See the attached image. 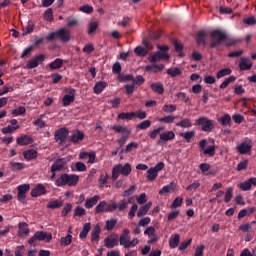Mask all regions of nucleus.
Listing matches in <instances>:
<instances>
[{
  "label": "nucleus",
  "instance_id": "nucleus-1",
  "mask_svg": "<svg viewBox=\"0 0 256 256\" xmlns=\"http://www.w3.org/2000/svg\"><path fill=\"white\" fill-rule=\"evenodd\" d=\"M211 43L210 47L215 49V47H219L222 43H226V47H233V45H237V43L241 42V39H232L229 41V36L225 33V31L221 29L213 30L210 34Z\"/></svg>",
  "mask_w": 256,
  "mask_h": 256
},
{
  "label": "nucleus",
  "instance_id": "nucleus-2",
  "mask_svg": "<svg viewBox=\"0 0 256 256\" xmlns=\"http://www.w3.org/2000/svg\"><path fill=\"white\" fill-rule=\"evenodd\" d=\"M77 183H79V175L77 174H62L57 178L55 185L56 187H77Z\"/></svg>",
  "mask_w": 256,
  "mask_h": 256
},
{
  "label": "nucleus",
  "instance_id": "nucleus-3",
  "mask_svg": "<svg viewBox=\"0 0 256 256\" xmlns=\"http://www.w3.org/2000/svg\"><path fill=\"white\" fill-rule=\"evenodd\" d=\"M131 164L126 163L125 165L123 164H118L113 167L112 169V181H117L119 179V175H123L124 177H129L131 175Z\"/></svg>",
  "mask_w": 256,
  "mask_h": 256
},
{
  "label": "nucleus",
  "instance_id": "nucleus-4",
  "mask_svg": "<svg viewBox=\"0 0 256 256\" xmlns=\"http://www.w3.org/2000/svg\"><path fill=\"white\" fill-rule=\"evenodd\" d=\"M195 125L201 127L202 131H204L205 133H211V131L215 129V124L213 123V120L207 117L198 118L195 122Z\"/></svg>",
  "mask_w": 256,
  "mask_h": 256
},
{
  "label": "nucleus",
  "instance_id": "nucleus-5",
  "mask_svg": "<svg viewBox=\"0 0 256 256\" xmlns=\"http://www.w3.org/2000/svg\"><path fill=\"white\" fill-rule=\"evenodd\" d=\"M53 239V236L51 233H47L44 231H37L34 233V235L28 240L29 245H33L36 241H45L46 243H49Z\"/></svg>",
  "mask_w": 256,
  "mask_h": 256
},
{
  "label": "nucleus",
  "instance_id": "nucleus-6",
  "mask_svg": "<svg viewBox=\"0 0 256 256\" xmlns=\"http://www.w3.org/2000/svg\"><path fill=\"white\" fill-rule=\"evenodd\" d=\"M69 136V129L66 127H62L55 131L54 133V139L56 143H59V145H65L67 143V137Z\"/></svg>",
  "mask_w": 256,
  "mask_h": 256
},
{
  "label": "nucleus",
  "instance_id": "nucleus-7",
  "mask_svg": "<svg viewBox=\"0 0 256 256\" xmlns=\"http://www.w3.org/2000/svg\"><path fill=\"white\" fill-rule=\"evenodd\" d=\"M236 149L240 155H247L248 153H251V150L253 149V141L249 138H245V140L239 144Z\"/></svg>",
  "mask_w": 256,
  "mask_h": 256
},
{
  "label": "nucleus",
  "instance_id": "nucleus-8",
  "mask_svg": "<svg viewBox=\"0 0 256 256\" xmlns=\"http://www.w3.org/2000/svg\"><path fill=\"white\" fill-rule=\"evenodd\" d=\"M205 147H207V139H202L199 142L200 151H203V155H208L209 157H215V149H217L215 145L208 146L207 149Z\"/></svg>",
  "mask_w": 256,
  "mask_h": 256
},
{
  "label": "nucleus",
  "instance_id": "nucleus-9",
  "mask_svg": "<svg viewBox=\"0 0 256 256\" xmlns=\"http://www.w3.org/2000/svg\"><path fill=\"white\" fill-rule=\"evenodd\" d=\"M29 189H31L29 184H22L17 187V199L20 203H25V199H27V191H29Z\"/></svg>",
  "mask_w": 256,
  "mask_h": 256
},
{
  "label": "nucleus",
  "instance_id": "nucleus-10",
  "mask_svg": "<svg viewBox=\"0 0 256 256\" xmlns=\"http://www.w3.org/2000/svg\"><path fill=\"white\" fill-rule=\"evenodd\" d=\"M173 139H175V132L166 131L160 134L157 145H167V142L173 141Z\"/></svg>",
  "mask_w": 256,
  "mask_h": 256
},
{
  "label": "nucleus",
  "instance_id": "nucleus-11",
  "mask_svg": "<svg viewBox=\"0 0 256 256\" xmlns=\"http://www.w3.org/2000/svg\"><path fill=\"white\" fill-rule=\"evenodd\" d=\"M66 93L62 98V104L64 107H69L71 103L75 101V89L70 88L66 91Z\"/></svg>",
  "mask_w": 256,
  "mask_h": 256
},
{
  "label": "nucleus",
  "instance_id": "nucleus-12",
  "mask_svg": "<svg viewBox=\"0 0 256 256\" xmlns=\"http://www.w3.org/2000/svg\"><path fill=\"white\" fill-rule=\"evenodd\" d=\"M43 61H45V55L39 54L33 59L29 60L26 64V67L27 69H35V67H39V63H43Z\"/></svg>",
  "mask_w": 256,
  "mask_h": 256
},
{
  "label": "nucleus",
  "instance_id": "nucleus-13",
  "mask_svg": "<svg viewBox=\"0 0 256 256\" xmlns=\"http://www.w3.org/2000/svg\"><path fill=\"white\" fill-rule=\"evenodd\" d=\"M69 139H70L71 143H73L74 145H77V144L81 143V141H83V139H85V134H83V132H81V130H73L72 134L69 136Z\"/></svg>",
  "mask_w": 256,
  "mask_h": 256
},
{
  "label": "nucleus",
  "instance_id": "nucleus-14",
  "mask_svg": "<svg viewBox=\"0 0 256 256\" xmlns=\"http://www.w3.org/2000/svg\"><path fill=\"white\" fill-rule=\"evenodd\" d=\"M169 57H170L169 54H167L163 51H158L149 57V61L151 63H157V61H161V60L169 61Z\"/></svg>",
  "mask_w": 256,
  "mask_h": 256
},
{
  "label": "nucleus",
  "instance_id": "nucleus-15",
  "mask_svg": "<svg viewBox=\"0 0 256 256\" xmlns=\"http://www.w3.org/2000/svg\"><path fill=\"white\" fill-rule=\"evenodd\" d=\"M67 165V159L59 158L57 159L51 167V173H57V171H63Z\"/></svg>",
  "mask_w": 256,
  "mask_h": 256
},
{
  "label": "nucleus",
  "instance_id": "nucleus-16",
  "mask_svg": "<svg viewBox=\"0 0 256 256\" xmlns=\"http://www.w3.org/2000/svg\"><path fill=\"white\" fill-rule=\"evenodd\" d=\"M71 33L64 28H60L56 31V37L60 39L63 43H69L71 39Z\"/></svg>",
  "mask_w": 256,
  "mask_h": 256
},
{
  "label": "nucleus",
  "instance_id": "nucleus-17",
  "mask_svg": "<svg viewBox=\"0 0 256 256\" xmlns=\"http://www.w3.org/2000/svg\"><path fill=\"white\" fill-rule=\"evenodd\" d=\"M47 189L43 184H37L35 188L31 191V197H41V195H46Z\"/></svg>",
  "mask_w": 256,
  "mask_h": 256
},
{
  "label": "nucleus",
  "instance_id": "nucleus-18",
  "mask_svg": "<svg viewBox=\"0 0 256 256\" xmlns=\"http://www.w3.org/2000/svg\"><path fill=\"white\" fill-rule=\"evenodd\" d=\"M253 67L251 58H241L239 62L240 71H249Z\"/></svg>",
  "mask_w": 256,
  "mask_h": 256
},
{
  "label": "nucleus",
  "instance_id": "nucleus-19",
  "mask_svg": "<svg viewBox=\"0 0 256 256\" xmlns=\"http://www.w3.org/2000/svg\"><path fill=\"white\" fill-rule=\"evenodd\" d=\"M253 185L256 187V178H249L248 180L240 183V189L242 191H250L251 187H253Z\"/></svg>",
  "mask_w": 256,
  "mask_h": 256
},
{
  "label": "nucleus",
  "instance_id": "nucleus-20",
  "mask_svg": "<svg viewBox=\"0 0 256 256\" xmlns=\"http://www.w3.org/2000/svg\"><path fill=\"white\" fill-rule=\"evenodd\" d=\"M207 37H208L207 32H205V31L198 32L195 37L197 45L206 46L207 45Z\"/></svg>",
  "mask_w": 256,
  "mask_h": 256
},
{
  "label": "nucleus",
  "instance_id": "nucleus-21",
  "mask_svg": "<svg viewBox=\"0 0 256 256\" xmlns=\"http://www.w3.org/2000/svg\"><path fill=\"white\" fill-rule=\"evenodd\" d=\"M16 142L21 147H25V145H31L33 143V138L29 135H22L17 138Z\"/></svg>",
  "mask_w": 256,
  "mask_h": 256
},
{
  "label": "nucleus",
  "instance_id": "nucleus-22",
  "mask_svg": "<svg viewBox=\"0 0 256 256\" xmlns=\"http://www.w3.org/2000/svg\"><path fill=\"white\" fill-rule=\"evenodd\" d=\"M100 233H101V226L100 225L94 226V228L92 229V231L90 233V239H91L92 243H99Z\"/></svg>",
  "mask_w": 256,
  "mask_h": 256
},
{
  "label": "nucleus",
  "instance_id": "nucleus-23",
  "mask_svg": "<svg viewBox=\"0 0 256 256\" xmlns=\"http://www.w3.org/2000/svg\"><path fill=\"white\" fill-rule=\"evenodd\" d=\"M39 153L35 149H29L23 152V157L26 161H33V159H37Z\"/></svg>",
  "mask_w": 256,
  "mask_h": 256
},
{
  "label": "nucleus",
  "instance_id": "nucleus-24",
  "mask_svg": "<svg viewBox=\"0 0 256 256\" xmlns=\"http://www.w3.org/2000/svg\"><path fill=\"white\" fill-rule=\"evenodd\" d=\"M99 199H101L99 195H95L92 198L86 199L85 208L86 209H93V207H95V205H97V203H99Z\"/></svg>",
  "mask_w": 256,
  "mask_h": 256
},
{
  "label": "nucleus",
  "instance_id": "nucleus-25",
  "mask_svg": "<svg viewBox=\"0 0 256 256\" xmlns=\"http://www.w3.org/2000/svg\"><path fill=\"white\" fill-rule=\"evenodd\" d=\"M104 243L107 249H113V247H116V245H119V239L115 237H107L104 239Z\"/></svg>",
  "mask_w": 256,
  "mask_h": 256
},
{
  "label": "nucleus",
  "instance_id": "nucleus-26",
  "mask_svg": "<svg viewBox=\"0 0 256 256\" xmlns=\"http://www.w3.org/2000/svg\"><path fill=\"white\" fill-rule=\"evenodd\" d=\"M152 205H153V203L148 202L147 204L140 207L137 212V217H139V218L145 217V215H147V213H149V209H151Z\"/></svg>",
  "mask_w": 256,
  "mask_h": 256
},
{
  "label": "nucleus",
  "instance_id": "nucleus-27",
  "mask_svg": "<svg viewBox=\"0 0 256 256\" xmlns=\"http://www.w3.org/2000/svg\"><path fill=\"white\" fill-rule=\"evenodd\" d=\"M181 241V235L174 234L170 237L169 245L171 249H177L179 247V242Z\"/></svg>",
  "mask_w": 256,
  "mask_h": 256
},
{
  "label": "nucleus",
  "instance_id": "nucleus-28",
  "mask_svg": "<svg viewBox=\"0 0 256 256\" xmlns=\"http://www.w3.org/2000/svg\"><path fill=\"white\" fill-rule=\"evenodd\" d=\"M105 87H107V82H103V81L96 82L93 87L94 93L96 95H100V93H103V91H105Z\"/></svg>",
  "mask_w": 256,
  "mask_h": 256
},
{
  "label": "nucleus",
  "instance_id": "nucleus-29",
  "mask_svg": "<svg viewBox=\"0 0 256 256\" xmlns=\"http://www.w3.org/2000/svg\"><path fill=\"white\" fill-rule=\"evenodd\" d=\"M151 89L154 93H158V95H163L165 93V87L161 82L158 83H152L151 84Z\"/></svg>",
  "mask_w": 256,
  "mask_h": 256
},
{
  "label": "nucleus",
  "instance_id": "nucleus-30",
  "mask_svg": "<svg viewBox=\"0 0 256 256\" xmlns=\"http://www.w3.org/2000/svg\"><path fill=\"white\" fill-rule=\"evenodd\" d=\"M134 149H139V144L137 142H130L126 148H122L120 150V153H124V155H127L128 153H131Z\"/></svg>",
  "mask_w": 256,
  "mask_h": 256
},
{
  "label": "nucleus",
  "instance_id": "nucleus-31",
  "mask_svg": "<svg viewBox=\"0 0 256 256\" xmlns=\"http://www.w3.org/2000/svg\"><path fill=\"white\" fill-rule=\"evenodd\" d=\"M134 117H137V113L135 112H122L118 115V119H122L123 121H131Z\"/></svg>",
  "mask_w": 256,
  "mask_h": 256
},
{
  "label": "nucleus",
  "instance_id": "nucleus-32",
  "mask_svg": "<svg viewBox=\"0 0 256 256\" xmlns=\"http://www.w3.org/2000/svg\"><path fill=\"white\" fill-rule=\"evenodd\" d=\"M95 213L96 215H99V213H107V201L103 200L99 202V204L95 207Z\"/></svg>",
  "mask_w": 256,
  "mask_h": 256
},
{
  "label": "nucleus",
  "instance_id": "nucleus-33",
  "mask_svg": "<svg viewBox=\"0 0 256 256\" xmlns=\"http://www.w3.org/2000/svg\"><path fill=\"white\" fill-rule=\"evenodd\" d=\"M176 127H182L183 129H189L190 127H193V123L191 122V119L184 118L180 122L176 123Z\"/></svg>",
  "mask_w": 256,
  "mask_h": 256
},
{
  "label": "nucleus",
  "instance_id": "nucleus-34",
  "mask_svg": "<svg viewBox=\"0 0 256 256\" xmlns=\"http://www.w3.org/2000/svg\"><path fill=\"white\" fill-rule=\"evenodd\" d=\"M145 69H146V71H153V73H159V72L163 71V69H165V65L153 64L152 66L151 65L146 66Z\"/></svg>",
  "mask_w": 256,
  "mask_h": 256
},
{
  "label": "nucleus",
  "instance_id": "nucleus-35",
  "mask_svg": "<svg viewBox=\"0 0 256 256\" xmlns=\"http://www.w3.org/2000/svg\"><path fill=\"white\" fill-rule=\"evenodd\" d=\"M129 243V230H123L122 235L120 236V245L126 248V245Z\"/></svg>",
  "mask_w": 256,
  "mask_h": 256
},
{
  "label": "nucleus",
  "instance_id": "nucleus-36",
  "mask_svg": "<svg viewBox=\"0 0 256 256\" xmlns=\"http://www.w3.org/2000/svg\"><path fill=\"white\" fill-rule=\"evenodd\" d=\"M49 67L51 71L61 69V67H63V60H61V58H56L53 62L49 64Z\"/></svg>",
  "mask_w": 256,
  "mask_h": 256
},
{
  "label": "nucleus",
  "instance_id": "nucleus-37",
  "mask_svg": "<svg viewBox=\"0 0 256 256\" xmlns=\"http://www.w3.org/2000/svg\"><path fill=\"white\" fill-rule=\"evenodd\" d=\"M9 168L11 171H23V169H25V164L21 162H10Z\"/></svg>",
  "mask_w": 256,
  "mask_h": 256
},
{
  "label": "nucleus",
  "instance_id": "nucleus-38",
  "mask_svg": "<svg viewBox=\"0 0 256 256\" xmlns=\"http://www.w3.org/2000/svg\"><path fill=\"white\" fill-rule=\"evenodd\" d=\"M89 231H91V223H85L79 234V238L85 239L89 235Z\"/></svg>",
  "mask_w": 256,
  "mask_h": 256
},
{
  "label": "nucleus",
  "instance_id": "nucleus-39",
  "mask_svg": "<svg viewBox=\"0 0 256 256\" xmlns=\"http://www.w3.org/2000/svg\"><path fill=\"white\" fill-rule=\"evenodd\" d=\"M73 241V236L71 234H67L65 237L60 238L61 247H68L70 243Z\"/></svg>",
  "mask_w": 256,
  "mask_h": 256
},
{
  "label": "nucleus",
  "instance_id": "nucleus-40",
  "mask_svg": "<svg viewBox=\"0 0 256 256\" xmlns=\"http://www.w3.org/2000/svg\"><path fill=\"white\" fill-rule=\"evenodd\" d=\"M18 229L20 235H29V228L26 222H20L18 224Z\"/></svg>",
  "mask_w": 256,
  "mask_h": 256
},
{
  "label": "nucleus",
  "instance_id": "nucleus-41",
  "mask_svg": "<svg viewBox=\"0 0 256 256\" xmlns=\"http://www.w3.org/2000/svg\"><path fill=\"white\" fill-rule=\"evenodd\" d=\"M180 137H183L187 143H191V139L195 137V131L181 132Z\"/></svg>",
  "mask_w": 256,
  "mask_h": 256
},
{
  "label": "nucleus",
  "instance_id": "nucleus-42",
  "mask_svg": "<svg viewBox=\"0 0 256 256\" xmlns=\"http://www.w3.org/2000/svg\"><path fill=\"white\" fill-rule=\"evenodd\" d=\"M237 81V77L235 76H229L228 78L225 79L224 82L220 84V89H227L229 87V84Z\"/></svg>",
  "mask_w": 256,
  "mask_h": 256
},
{
  "label": "nucleus",
  "instance_id": "nucleus-43",
  "mask_svg": "<svg viewBox=\"0 0 256 256\" xmlns=\"http://www.w3.org/2000/svg\"><path fill=\"white\" fill-rule=\"evenodd\" d=\"M218 121L223 127H227V125H231V115L225 114Z\"/></svg>",
  "mask_w": 256,
  "mask_h": 256
},
{
  "label": "nucleus",
  "instance_id": "nucleus-44",
  "mask_svg": "<svg viewBox=\"0 0 256 256\" xmlns=\"http://www.w3.org/2000/svg\"><path fill=\"white\" fill-rule=\"evenodd\" d=\"M157 177H159V173L156 170H154L153 168L147 170L148 181H155Z\"/></svg>",
  "mask_w": 256,
  "mask_h": 256
},
{
  "label": "nucleus",
  "instance_id": "nucleus-45",
  "mask_svg": "<svg viewBox=\"0 0 256 256\" xmlns=\"http://www.w3.org/2000/svg\"><path fill=\"white\" fill-rule=\"evenodd\" d=\"M44 19H45V21H48V23H52V21L55 20V17L53 16V9L52 8H48L44 12Z\"/></svg>",
  "mask_w": 256,
  "mask_h": 256
},
{
  "label": "nucleus",
  "instance_id": "nucleus-46",
  "mask_svg": "<svg viewBox=\"0 0 256 256\" xmlns=\"http://www.w3.org/2000/svg\"><path fill=\"white\" fill-rule=\"evenodd\" d=\"M183 72L181 71V68H169L167 70V74L170 75V77H179Z\"/></svg>",
  "mask_w": 256,
  "mask_h": 256
},
{
  "label": "nucleus",
  "instance_id": "nucleus-47",
  "mask_svg": "<svg viewBox=\"0 0 256 256\" xmlns=\"http://www.w3.org/2000/svg\"><path fill=\"white\" fill-rule=\"evenodd\" d=\"M233 73V70L231 68H224L217 72V79H222V77H225L227 75H231Z\"/></svg>",
  "mask_w": 256,
  "mask_h": 256
},
{
  "label": "nucleus",
  "instance_id": "nucleus-48",
  "mask_svg": "<svg viewBox=\"0 0 256 256\" xmlns=\"http://www.w3.org/2000/svg\"><path fill=\"white\" fill-rule=\"evenodd\" d=\"M63 207V203L62 202H59L58 200H53V201H50L48 204H47V209H59Z\"/></svg>",
  "mask_w": 256,
  "mask_h": 256
},
{
  "label": "nucleus",
  "instance_id": "nucleus-49",
  "mask_svg": "<svg viewBox=\"0 0 256 256\" xmlns=\"http://www.w3.org/2000/svg\"><path fill=\"white\" fill-rule=\"evenodd\" d=\"M112 130L115 131V133H126V135H127V133H131V132L127 129V127L121 126V125H114V126L112 127Z\"/></svg>",
  "mask_w": 256,
  "mask_h": 256
},
{
  "label": "nucleus",
  "instance_id": "nucleus-50",
  "mask_svg": "<svg viewBox=\"0 0 256 256\" xmlns=\"http://www.w3.org/2000/svg\"><path fill=\"white\" fill-rule=\"evenodd\" d=\"M162 111H164V113H174V111H177V106L173 104H165Z\"/></svg>",
  "mask_w": 256,
  "mask_h": 256
},
{
  "label": "nucleus",
  "instance_id": "nucleus-51",
  "mask_svg": "<svg viewBox=\"0 0 256 256\" xmlns=\"http://www.w3.org/2000/svg\"><path fill=\"white\" fill-rule=\"evenodd\" d=\"M149 127H151V120H144L137 125V129H141L142 131L149 129Z\"/></svg>",
  "mask_w": 256,
  "mask_h": 256
},
{
  "label": "nucleus",
  "instance_id": "nucleus-52",
  "mask_svg": "<svg viewBox=\"0 0 256 256\" xmlns=\"http://www.w3.org/2000/svg\"><path fill=\"white\" fill-rule=\"evenodd\" d=\"M231 199H233V188L229 187L225 192L224 201L225 203H229Z\"/></svg>",
  "mask_w": 256,
  "mask_h": 256
},
{
  "label": "nucleus",
  "instance_id": "nucleus-53",
  "mask_svg": "<svg viewBox=\"0 0 256 256\" xmlns=\"http://www.w3.org/2000/svg\"><path fill=\"white\" fill-rule=\"evenodd\" d=\"M133 85H138V87H141L143 83H145V78L141 75L136 76V78H132Z\"/></svg>",
  "mask_w": 256,
  "mask_h": 256
},
{
  "label": "nucleus",
  "instance_id": "nucleus-54",
  "mask_svg": "<svg viewBox=\"0 0 256 256\" xmlns=\"http://www.w3.org/2000/svg\"><path fill=\"white\" fill-rule=\"evenodd\" d=\"M201 187L199 180H195L192 184L186 187V191H197Z\"/></svg>",
  "mask_w": 256,
  "mask_h": 256
},
{
  "label": "nucleus",
  "instance_id": "nucleus-55",
  "mask_svg": "<svg viewBox=\"0 0 256 256\" xmlns=\"http://www.w3.org/2000/svg\"><path fill=\"white\" fill-rule=\"evenodd\" d=\"M134 53H136L138 57H145V55H147V50L142 46H138L134 49Z\"/></svg>",
  "mask_w": 256,
  "mask_h": 256
},
{
  "label": "nucleus",
  "instance_id": "nucleus-56",
  "mask_svg": "<svg viewBox=\"0 0 256 256\" xmlns=\"http://www.w3.org/2000/svg\"><path fill=\"white\" fill-rule=\"evenodd\" d=\"M181 205H183V197H176L170 207L171 209H177V207H181Z\"/></svg>",
  "mask_w": 256,
  "mask_h": 256
},
{
  "label": "nucleus",
  "instance_id": "nucleus-57",
  "mask_svg": "<svg viewBox=\"0 0 256 256\" xmlns=\"http://www.w3.org/2000/svg\"><path fill=\"white\" fill-rule=\"evenodd\" d=\"M177 119L176 116L168 115L159 119L160 123H173Z\"/></svg>",
  "mask_w": 256,
  "mask_h": 256
},
{
  "label": "nucleus",
  "instance_id": "nucleus-58",
  "mask_svg": "<svg viewBox=\"0 0 256 256\" xmlns=\"http://www.w3.org/2000/svg\"><path fill=\"white\" fill-rule=\"evenodd\" d=\"M249 167V160L245 159L242 160L240 163L237 165V171H245Z\"/></svg>",
  "mask_w": 256,
  "mask_h": 256
},
{
  "label": "nucleus",
  "instance_id": "nucleus-59",
  "mask_svg": "<svg viewBox=\"0 0 256 256\" xmlns=\"http://www.w3.org/2000/svg\"><path fill=\"white\" fill-rule=\"evenodd\" d=\"M107 181H109V175H107V172H104L100 175L98 183L99 185H107Z\"/></svg>",
  "mask_w": 256,
  "mask_h": 256
},
{
  "label": "nucleus",
  "instance_id": "nucleus-60",
  "mask_svg": "<svg viewBox=\"0 0 256 256\" xmlns=\"http://www.w3.org/2000/svg\"><path fill=\"white\" fill-rule=\"evenodd\" d=\"M17 129H19V126L8 125V126L2 128V133L4 135H7L8 133H13V131H17Z\"/></svg>",
  "mask_w": 256,
  "mask_h": 256
},
{
  "label": "nucleus",
  "instance_id": "nucleus-61",
  "mask_svg": "<svg viewBox=\"0 0 256 256\" xmlns=\"http://www.w3.org/2000/svg\"><path fill=\"white\" fill-rule=\"evenodd\" d=\"M27 110L25 109L24 106H19L18 108L12 110V115H15V117L19 116V115H25V112Z\"/></svg>",
  "mask_w": 256,
  "mask_h": 256
},
{
  "label": "nucleus",
  "instance_id": "nucleus-62",
  "mask_svg": "<svg viewBox=\"0 0 256 256\" xmlns=\"http://www.w3.org/2000/svg\"><path fill=\"white\" fill-rule=\"evenodd\" d=\"M115 225H117V219H111L106 221V229L107 231H113L115 228Z\"/></svg>",
  "mask_w": 256,
  "mask_h": 256
},
{
  "label": "nucleus",
  "instance_id": "nucleus-63",
  "mask_svg": "<svg viewBox=\"0 0 256 256\" xmlns=\"http://www.w3.org/2000/svg\"><path fill=\"white\" fill-rule=\"evenodd\" d=\"M119 81H133V74H119Z\"/></svg>",
  "mask_w": 256,
  "mask_h": 256
},
{
  "label": "nucleus",
  "instance_id": "nucleus-64",
  "mask_svg": "<svg viewBox=\"0 0 256 256\" xmlns=\"http://www.w3.org/2000/svg\"><path fill=\"white\" fill-rule=\"evenodd\" d=\"M203 253H205V245H200L196 248L194 256H203Z\"/></svg>",
  "mask_w": 256,
  "mask_h": 256
}]
</instances>
